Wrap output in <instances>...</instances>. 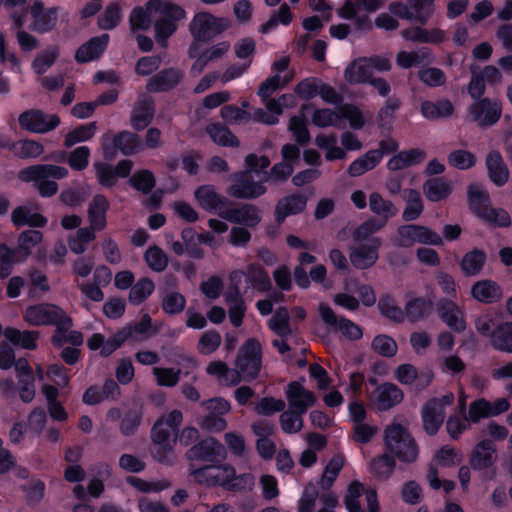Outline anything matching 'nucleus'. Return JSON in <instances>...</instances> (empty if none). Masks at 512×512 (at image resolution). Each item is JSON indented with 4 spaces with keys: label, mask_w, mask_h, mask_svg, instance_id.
I'll list each match as a JSON object with an SVG mask.
<instances>
[{
    "label": "nucleus",
    "mask_w": 512,
    "mask_h": 512,
    "mask_svg": "<svg viewBox=\"0 0 512 512\" xmlns=\"http://www.w3.org/2000/svg\"><path fill=\"white\" fill-rule=\"evenodd\" d=\"M229 24L226 18L199 12L190 22L189 31L196 41L206 42L228 29Z\"/></svg>",
    "instance_id": "1a4fd4ad"
},
{
    "label": "nucleus",
    "mask_w": 512,
    "mask_h": 512,
    "mask_svg": "<svg viewBox=\"0 0 512 512\" xmlns=\"http://www.w3.org/2000/svg\"><path fill=\"white\" fill-rule=\"evenodd\" d=\"M312 122L318 127L333 126L340 129L345 128V123L340 121L339 111L335 112L329 108L317 109L313 113Z\"/></svg>",
    "instance_id": "052dcab7"
},
{
    "label": "nucleus",
    "mask_w": 512,
    "mask_h": 512,
    "mask_svg": "<svg viewBox=\"0 0 512 512\" xmlns=\"http://www.w3.org/2000/svg\"><path fill=\"white\" fill-rule=\"evenodd\" d=\"M174 434V431L166 427L164 417L159 418L153 425L151 440L154 450L152 453L159 462H165L167 455L172 452L175 443Z\"/></svg>",
    "instance_id": "a211bd4d"
},
{
    "label": "nucleus",
    "mask_w": 512,
    "mask_h": 512,
    "mask_svg": "<svg viewBox=\"0 0 512 512\" xmlns=\"http://www.w3.org/2000/svg\"><path fill=\"white\" fill-rule=\"evenodd\" d=\"M318 311L324 323L331 328L341 331L343 335L352 340L362 337V330L357 324L344 317H338L329 305L320 303Z\"/></svg>",
    "instance_id": "6ab92c4d"
},
{
    "label": "nucleus",
    "mask_w": 512,
    "mask_h": 512,
    "mask_svg": "<svg viewBox=\"0 0 512 512\" xmlns=\"http://www.w3.org/2000/svg\"><path fill=\"white\" fill-rule=\"evenodd\" d=\"M113 145L125 156L137 154L144 149L139 135L129 131L117 133L113 138Z\"/></svg>",
    "instance_id": "e433bc0d"
},
{
    "label": "nucleus",
    "mask_w": 512,
    "mask_h": 512,
    "mask_svg": "<svg viewBox=\"0 0 512 512\" xmlns=\"http://www.w3.org/2000/svg\"><path fill=\"white\" fill-rule=\"evenodd\" d=\"M252 171H239L233 174L232 184L227 188V194L236 199H256L267 192V178L255 179Z\"/></svg>",
    "instance_id": "0eeeda50"
},
{
    "label": "nucleus",
    "mask_w": 512,
    "mask_h": 512,
    "mask_svg": "<svg viewBox=\"0 0 512 512\" xmlns=\"http://www.w3.org/2000/svg\"><path fill=\"white\" fill-rule=\"evenodd\" d=\"M33 23L30 28L38 33H45L52 30L57 23V9H44V5L40 1H35L30 8Z\"/></svg>",
    "instance_id": "cd10ccee"
},
{
    "label": "nucleus",
    "mask_w": 512,
    "mask_h": 512,
    "mask_svg": "<svg viewBox=\"0 0 512 512\" xmlns=\"http://www.w3.org/2000/svg\"><path fill=\"white\" fill-rule=\"evenodd\" d=\"M11 221L16 227H44L47 224V219L43 215L32 212L28 206L16 207L11 213Z\"/></svg>",
    "instance_id": "a19ab883"
},
{
    "label": "nucleus",
    "mask_w": 512,
    "mask_h": 512,
    "mask_svg": "<svg viewBox=\"0 0 512 512\" xmlns=\"http://www.w3.org/2000/svg\"><path fill=\"white\" fill-rule=\"evenodd\" d=\"M122 13L117 3L109 4L98 18V26L103 30L114 29L121 21Z\"/></svg>",
    "instance_id": "774afa93"
},
{
    "label": "nucleus",
    "mask_w": 512,
    "mask_h": 512,
    "mask_svg": "<svg viewBox=\"0 0 512 512\" xmlns=\"http://www.w3.org/2000/svg\"><path fill=\"white\" fill-rule=\"evenodd\" d=\"M4 336L14 345H18L24 349L33 350L36 348V340L39 337L37 331H20L16 328H7L4 331Z\"/></svg>",
    "instance_id": "09e8293b"
},
{
    "label": "nucleus",
    "mask_w": 512,
    "mask_h": 512,
    "mask_svg": "<svg viewBox=\"0 0 512 512\" xmlns=\"http://www.w3.org/2000/svg\"><path fill=\"white\" fill-rule=\"evenodd\" d=\"M303 415L299 411L289 408L282 411L279 421L282 430L287 434H296L303 428Z\"/></svg>",
    "instance_id": "bf43d9fd"
},
{
    "label": "nucleus",
    "mask_w": 512,
    "mask_h": 512,
    "mask_svg": "<svg viewBox=\"0 0 512 512\" xmlns=\"http://www.w3.org/2000/svg\"><path fill=\"white\" fill-rule=\"evenodd\" d=\"M404 398L403 391L395 384L386 382L373 392V402L381 411H386L399 404Z\"/></svg>",
    "instance_id": "b1692460"
},
{
    "label": "nucleus",
    "mask_w": 512,
    "mask_h": 512,
    "mask_svg": "<svg viewBox=\"0 0 512 512\" xmlns=\"http://www.w3.org/2000/svg\"><path fill=\"white\" fill-rule=\"evenodd\" d=\"M307 205V197L301 193H294L282 197L275 206V220L278 224L290 215L302 213Z\"/></svg>",
    "instance_id": "5701e85b"
},
{
    "label": "nucleus",
    "mask_w": 512,
    "mask_h": 512,
    "mask_svg": "<svg viewBox=\"0 0 512 512\" xmlns=\"http://www.w3.org/2000/svg\"><path fill=\"white\" fill-rule=\"evenodd\" d=\"M42 237V233L37 230H26L19 235L17 250L23 260L31 254L32 248L41 242Z\"/></svg>",
    "instance_id": "69168bd1"
},
{
    "label": "nucleus",
    "mask_w": 512,
    "mask_h": 512,
    "mask_svg": "<svg viewBox=\"0 0 512 512\" xmlns=\"http://www.w3.org/2000/svg\"><path fill=\"white\" fill-rule=\"evenodd\" d=\"M268 327L278 336L285 338L291 334L289 313L284 307L279 308L268 322Z\"/></svg>",
    "instance_id": "e2e57ef3"
},
{
    "label": "nucleus",
    "mask_w": 512,
    "mask_h": 512,
    "mask_svg": "<svg viewBox=\"0 0 512 512\" xmlns=\"http://www.w3.org/2000/svg\"><path fill=\"white\" fill-rule=\"evenodd\" d=\"M18 122L20 127L26 131L44 134L57 128L61 120L56 114H47L39 109H30L19 115Z\"/></svg>",
    "instance_id": "4468645a"
},
{
    "label": "nucleus",
    "mask_w": 512,
    "mask_h": 512,
    "mask_svg": "<svg viewBox=\"0 0 512 512\" xmlns=\"http://www.w3.org/2000/svg\"><path fill=\"white\" fill-rule=\"evenodd\" d=\"M189 474L201 485L220 486L227 489L230 480L234 477V467L230 464L205 465L189 468Z\"/></svg>",
    "instance_id": "9d476101"
},
{
    "label": "nucleus",
    "mask_w": 512,
    "mask_h": 512,
    "mask_svg": "<svg viewBox=\"0 0 512 512\" xmlns=\"http://www.w3.org/2000/svg\"><path fill=\"white\" fill-rule=\"evenodd\" d=\"M129 184L135 190L143 194H149L156 185V179L152 171L141 169L136 171L130 178Z\"/></svg>",
    "instance_id": "13d9d810"
},
{
    "label": "nucleus",
    "mask_w": 512,
    "mask_h": 512,
    "mask_svg": "<svg viewBox=\"0 0 512 512\" xmlns=\"http://www.w3.org/2000/svg\"><path fill=\"white\" fill-rule=\"evenodd\" d=\"M422 115L428 120H438L450 117L454 112L451 101L441 99L439 101H423L420 105Z\"/></svg>",
    "instance_id": "4c0bfd02"
},
{
    "label": "nucleus",
    "mask_w": 512,
    "mask_h": 512,
    "mask_svg": "<svg viewBox=\"0 0 512 512\" xmlns=\"http://www.w3.org/2000/svg\"><path fill=\"white\" fill-rule=\"evenodd\" d=\"M285 394L289 408L300 413L305 414L317 402L316 395L297 381L288 384Z\"/></svg>",
    "instance_id": "412c9836"
},
{
    "label": "nucleus",
    "mask_w": 512,
    "mask_h": 512,
    "mask_svg": "<svg viewBox=\"0 0 512 512\" xmlns=\"http://www.w3.org/2000/svg\"><path fill=\"white\" fill-rule=\"evenodd\" d=\"M431 307V302L425 298H414L406 303L404 314L409 321L417 322L429 315Z\"/></svg>",
    "instance_id": "5fc2aeb1"
},
{
    "label": "nucleus",
    "mask_w": 512,
    "mask_h": 512,
    "mask_svg": "<svg viewBox=\"0 0 512 512\" xmlns=\"http://www.w3.org/2000/svg\"><path fill=\"white\" fill-rule=\"evenodd\" d=\"M262 345L256 338H248L239 348L235 358V371L242 380L252 381L262 368Z\"/></svg>",
    "instance_id": "423d86ee"
},
{
    "label": "nucleus",
    "mask_w": 512,
    "mask_h": 512,
    "mask_svg": "<svg viewBox=\"0 0 512 512\" xmlns=\"http://www.w3.org/2000/svg\"><path fill=\"white\" fill-rule=\"evenodd\" d=\"M497 449L491 440L480 441L472 450L469 464L472 469L482 471L491 468L497 461Z\"/></svg>",
    "instance_id": "4be33fe9"
},
{
    "label": "nucleus",
    "mask_w": 512,
    "mask_h": 512,
    "mask_svg": "<svg viewBox=\"0 0 512 512\" xmlns=\"http://www.w3.org/2000/svg\"><path fill=\"white\" fill-rule=\"evenodd\" d=\"M109 208L110 203L104 195H95L87 208L89 227L96 231L104 230L107 226V212Z\"/></svg>",
    "instance_id": "a878e982"
},
{
    "label": "nucleus",
    "mask_w": 512,
    "mask_h": 512,
    "mask_svg": "<svg viewBox=\"0 0 512 512\" xmlns=\"http://www.w3.org/2000/svg\"><path fill=\"white\" fill-rule=\"evenodd\" d=\"M467 196L470 210L479 218L500 227L510 225V216L504 209L491 207L489 193L483 185L471 183L467 188Z\"/></svg>",
    "instance_id": "20e7f679"
},
{
    "label": "nucleus",
    "mask_w": 512,
    "mask_h": 512,
    "mask_svg": "<svg viewBox=\"0 0 512 512\" xmlns=\"http://www.w3.org/2000/svg\"><path fill=\"white\" fill-rule=\"evenodd\" d=\"M385 226V222L376 219H368L354 229L352 238L354 243H365L373 238L372 235Z\"/></svg>",
    "instance_id": "680f3d73"
},
{
    "label": "nucleus",
    "mask_w": 512,
    "mask_h": 512,
    "mask_svg": "<svg viewBox=\"0 0 512 512\" xmlns=\"http://www.w3.org/2000/svg\"><path fill=\"white\" fill-rule=\"evenodd\" d=\"M423 192L428 200L438 202L451 194V183L443 177L431 178L424 182Z\"/></svg>",
    "instance_id": "ea45409f"
},
{
    "label": "nucleus",
    "mask_w": 512,
    "mask_h": 512,
    "mask_svg": "<svg viewBox=\"0 0 512 512\" xmlns=\"http://www.w3.org/2000/svg\"><path fill=\"white\" fill-rule=\"evenodd\" d=\"M206 372L209 375L217 377L219 383L226 386H236L240 383L239 375L234 368L229 366L223 361H212L206 367Z\"/></svg>",
    "instance_id": "37998d69"
},
{
    "label": "nucleus",
    "mask_w": 512,
    "mask_h": 512,
    "mask_svg": "<svg viewBox=\"0 0 512 512\" xmlns=\"http://www.w3.org/2000/svg\"><path fill=\"white\" fill-rule=\"evenodd\" d=\"M492 346L502 352L512 353V322H505L492 333Z\"/></svg>",
    "instance_id": "3c124183"
},
{
    "label": "nucleus",
    "mask_w": 512,
    "mask_h": 512,
    "mask_svg": "<svg viewBox=\"0 0 512 512\" xmlns=\"http://www.w3.org/2000/svg\"><path fill=\"white\" fill-rule=\"evenodd\" d=\"M24 320L33 326L54 325L56 332H68L72 319L57 305L41 303L29 306L24 312Z\"/></svg>",
    "instance_id": "39448f33"
},
{
    "label": "nucleus",
    "mask_w": 512,
    "mask_h": 512,
    "mask_svg": "<svg viewBox=\"0 0 512 512\" xmlns=\"http://www.w3.org/2000/svg\"><path fill=\"white\" fill-rule=\"evenodd\" d=\"M485 164L488 177L496 186L501 187L509 180V170L498 150H492L486 155Z\"/></svg>",
    "instance_id": "c85d7f7f"
},
{
    "label": "nucleus",
    "mask_w": 512,
    "mask_h": 512,
    "mask_svg": "<svg viewBox=\"0 0 512 512\" xmlns=\"http://www.w3.org/2000/svg\"><path fill=\"white\" fill-rule=\"evenodd\" d=\"M219 217L245 227H256L262 219L260 209L249 203L240 204L235 207H227L219 211Z\"/></svg>",
    "instance_id": "f3484780"
},
{
    "label": "nucleus",
    "mask_w": 512,
    "mask_h": 512,
    "mask_svg": "<svg viewBox=\"0 0 512 512\" xmlns=\"http://www.w3.org/2000/svg\"><path fill=\"white\" fill-rule=\"evenodd\" d=\"M395 465V458L387 452L373 458L370 461L369 468L376 478L386 480L392 475Z\"/></svg>",
    "instance_id": "de8ad7c7"
},
{
    "label": "nucleus",
    "mask_w": 512,
    "mask_h": 512,
    "mask_svg": "<svg viewBox=\"0 0 512 512\" xmlns=\"http://www.w3.org/2000/svg\"><path fill=\"white\" fill-rule=\"evenodd\" d=\"M421 416L423 428L429 435H435L445 419V411H442L436 401H427L422 409Z\"/></svg>",
    "instance_id": "473e14b6"
},
{
    "label": "nucleus",
    "mask_w": 512,
    "mask_h": 512,
    "mask_svg": "<svg viewBox=\"0 0 512 512\" xmlns=\"http://www.w3.org/2000/svg\"><path fill=\"white\" fill-rule=\"evenodd\" d=\"M227 456L225 446L214 437H207L192 445L185 453L189 467L196 463H220Z\"/></svg>",
    "instance_id": "6e6552de"
},
{
    "label": "nucleus",
    "mask_w": 512,
    "mask_h": 512,
    "mask_svg": "<svg viewBox=\"0 0 512 512\" xmlns=\"http://www.w3.org/2000/svg\"><path fill=\"white\" fill-rule=\"evenodd\" d=\"M469 114L480 128L495 125L502 116V103L500 100L482 98L470 105Z\"/></svg>",
    "instance_id": "2eb2a0df"
},
{
    "label": "nucleus",
    "mask_w": 512,
    "mask_h": 512,
    "mask_svg": "<svg viewBox=\"0 0 512 512\" xmlns=\"http://www.w3.org/2000/svg\"><path fill=\"white\" fill-rule=\"evenodd\" d=\"M206 132L211 139L220 146L237 147L239 141L237 137L226 127L212 123L206 127Z\"/></svg>",
    "instance_id": "6e6d98bb"
},
{
    "label": "nucleus",
    "mask_w": 512,
    "mask_h": 512,
    "mask_svg": "<svg viewBox=\"0 0 512 512\" xmlns=\"http://www.w3.org/2000/svg\"><path fill=\"white\" fill-rule=\"evenodd\" d=\"M436 312L439 318L453 331L460 333L466 329L464 312L452 299H440L436 304Z\"/></svg>",
    "instance_id": "aec40b11"
},
{
    "label": "nucleus",
    "mask_w": 512,
    "mask_h": 512,
    "mask_svg": "<svg viewBox=\"0 0 512 512\" xmlns=\"http://www.w3.org/2000/svg\"><path fill=\"white\" fill-rule=\"evenodd\" d=\"M68 173V169L63 166L35 164L21 169L18 179L26 183L34 182L42 197H51L58 191L55 180L67 177Z\"/></svg>",
    "instance_id": "f257e3e1"
},
{
    "label": "nucleus",
    "mask_w": 512,
    "mask_h": 512,
    "mask_svg": "<svg viewBox=\"0 0 512 512\" xmlns=\"http://www.w3.org/2000/svg\"><path fill=\"white\" fill-rule=\"evenodd\" d=\"M402 198L406 202L402 219L406 222L418 219L424 210L420 193L412 188L404 189L402 191Z\"/></svg>",
    "instance_id": "58836bf2"
},
{
    "label": "nucleus",
    "mask_w": 512,
    "mask_h": 512,
    "mask_svg": "<svg viewBox=\"0 0 512 512\" xmlns=\"http://www.w3.org/2000/svg\"><path fill=\"white\" fill-rule=\"evenodd\" d=\"M447 160L450 166L459 170H468L476 164L475 155L472 152L463 149L450 152Z\"/></svg>",
    "instance_id": "338daca9"
},
{
    "label": "nucleus",
    "mask_w": 512,
    "mask_h": 512,
    "mask_svg": "<svg viewBox=\"0 0 512 512\" xmlns=\"http://www.w3.org/2000/svg\"><path fill=\"white\" fill-rule=\"evenodd\" d=\"M472 297L478 302L492 304L500 301L503 296L501 287L493 280L477 281L471 288Z\"/></svg>",
    "instance_id": "2f4dec72"
},
{
    "label": "nucleus",
    "mask_w": 512,
    "mask_h": 512,
    "mask_svg": "<svg viewBox=\"0 0 512 512\" xmlns=\"http://www.w3.org/2000/svg\"><path fill=\"white\" fill-rule=\"evenodd\" d=\"M155 285L149 278H141L134 284L129 292V301L134 305H139L145 301L154 291Z\"/></svg>",
    "instance_id": "0e129e2a"
},
{
    "label": "nucleus",
    "mask_w": 512,
    "mask_h": 512,
    "mask_svg": "<svg viewBox=\"0 0 512 512\" xmlns=\"http://www.w3.org/2000/svg\"><path fill=\"white\" fill-rule=\"evenodd\" d=\"M246 278L259 291L266 292L272 287L268 273L259 264H250L247 267Z\"/></svg>",
    "instance_id": "4d7b16f0"
},
{
    "label": "nucleus",
    "mask_w": 512,
    "mask_h": 512,
    "mask_svg": "<svg viewBox=\"0 0 512 512\" xmlns=\"http://www.w3.org/2000/svg\"><path fill=\"white\" fill-rule=\"evenodd\" d=\"M195 199L199 206L208 212H217L225 209L228 203L227 198L217 193L213 185H202L194 192Z\"/></svg>",
    "instance_id": "bb28decb"
},
{
    "label": "nucleus",
    "mask_w": 512,
    "mask_h": 512,
    "mask_svg": "<svg viewBox=\"0 0 512 512\" xmlns=\"http://www.w3.org/2000/svg\"><path fill=\"white\" fill-rule=\"evenodd\" d=\"M155 15H157L156 10H150L148 8V2L144 7H135L129 16L131 31L148 30L152 24V17Z\"/></svg>",
    "instance_id": "8fccbe9b"
},
{
    "label": "nucleus",
    "mask_w": 512,
    "mask_h": 512,
    "mask_svg": "<svg viewBox=\"0 0 512 512\" xmlns=\"http://www.w3.org/2000/svg\"><path fill=\"white\" fill-rule=\"evenodd\" d=\"M207 414L200 420L199 425L208 432H221L226 429L227 421L223 418L230 411V403L223 398H214L202 402Z\"/></svg>",
    "instance_id": "ddd939ff"
},
{
    "label": "nucleus",
    "mask_w": 512,
    "mask_h": 512,
    "mask_svg": "<svg viewBox=\"0 0 512 512\" xmlns=\"http://www.w3.org/2000/svg\"><path fill=\"white\" fill-rule=\"evenodd\" d=\"M148 8L156 10L158 19L154 23L155 39L162 46L167 47L168 38L177 30V22L186 17L182 7L177 4L161 1L149 0Z\"/></svg>",
    "instance_id": "7ed1b4c3"
},
{
    "label": "nucleus",
    "mask_w": 512,
    "mask_h": 512,
    "mask_svg": "<svg viewBox=\"0 0 512 512\" xmlns=\"http://www.w3.org/2000/svg\"><path fill=\"white\" fill-rule=\"evenodd\" d=\"M486 259V253L481 249L475 248L468 251L464 254L460 262L462 273L468 277L478 275L482 271L486 263Z\"/></svg>",
    "instance_id": "79ce46f5"
},
{
    "label": "nucleus",
    "mask_w": 512,
    "mask_h": 512,
    "mask_svg": "<svg viewBox=\"0 0 512 512\" xmlns=\"http://www.w3.org/2000/svg\"><path fill=\"white\" fill-rule=\"evenodd\" d=\"M183 76V72L177 68L161 70L148 80L146 89L149 92L170 91L180 83Z\"/></svg>",
    "instance_id": "393cba45"
},
{
    "label": "nucleus",
    "mask_w": 512,
    "mask_h": 512,
    "mask_svg": "<svg viewBox=\"0 0 512 512\" xmlns=\"http://www.w3.org/2000/svg\"><path fill=\"white\" fill-rule=\"evenodd\" d=\"M369 207L374 214L382 219L380 221L385 223L398 212L396 206L391 201L385 200L378 192L370 194Z\"/></svg>",
    "instance_id": "49530a36"
},
{
    "label": "nucleus",
    "mask_w": 512,
    "mask_h": 512,
    "mask_svg": "<svg viewBox=\"0 0 512 512\" xmlns=\"http://www.w3.org/2000/svg\"><path fill=\"white\" fill-rule=\"evenodd\" d=\"M372 77L373 74L364 57L353 60L344 70V79L351 85L367 84Z\"/></svg>",
    "instance_id": "f704fd0d"
},
{
    "label": "nucleus",
    "mask_w": 512,
    "mask_h": 512,
    "mask_svg": "<svg viewBox=\"0 0 512 512\" xmlns=\"http://www.w3.org/2000/svg\"><path fill=\"white\" fill-rule=\"evenodd\" d=\"M426 158V152L419 148L404 150L394 155L387 163L390 171H399L420 164Z\"/></svg>",
    "instance_id": "72a5a7b5"
},
{
    "label": "nucleus",
    "mask_w": 512,
    "mask_h": 512,
    "mask_svg": "<svg viewBox=\"0 0 512 512\" xmlns=\"http://www.w3.org/2000/svg\"><path fill=\"white\" fill-rule=\"evenodd\" d=\"M401 35L406 41L418 43H439L444 39L442 30L438 28L427 30L418 26L402 30Z\"/></svg>",
    "instance_id": "c9c22d12"
},
{
    "label": "nucleus",
    "mask_w": 512,
    "mask_h": 512,
    "mask_svg": "<svg viewBox=\"0 0 512 512\" xmlns=\"http://www.w3.org/2000/svg\"><path fill=\"white\" fill-rule=\"evenodd\" d=\"M380 163V154L369 150L363 156L354 160L348 167L347 173L351 177H358L372 170Z\"/></svg>",
    "instance_id": "a18cd8bd"
},
{
    "label": "nucleus",
    "mask_w": 512,
    "mask_h": 512,
    "mask_svg": "<svg viewBox=\"0 0 512 512\" xmlns=\"http://www.w3.org/2000/svg\"><path fill=\"white\" fill-rule=\"evenodd\" d=\"M386 451L400 462L413 463L418 459L419 446L408 429L399 423L388 425L384 431Z\"/></svg>",
    "instance_id": "f03ea898"
},
{
    "label": "nucleus",
    "mask_w": 512,
    "mask_h": 512,
    "mask_svg": "<svg viewBox=\"0 0 512 512\" xmlns=\"http://www.w3.org/2000/svg\"><path fill=\"white\" fill-rule=\"evenodd\" d=\"M109 42V35L102 34L91 38L81 45L75 54V59L79 63H86L98 59L105 51Z\"/></svg>",
    "instance_id": "7c9ffc66"
},
{
    "label": "nucleus",
    "mask_w": 512,
    "mask_h": 512,
    "mask_svg": "<svg viewBox=\"0 0 512 512\" xmlns=\"http://www.w3.org/2000/svg\"><path fill=\"white\" fill-rule=\"evenodd\" d=\"M394 243L400 247H411L415 243L440 246L443 244V239L426 226L406 224L398 228Z\"/></svg>",
    "instance_id": "9b49d317"
},
{
    "label": "nucleus",
    "mask_w": 512,
    "mask_h": 512,
    "mask_svg": "<svg viewBox=\"0 0 512 512\" xmlns=\"http://www.w3.org/2000/svg\"><path fill=\"white\" fill-rule=\"evenodd\" d=\"M380 238H371L365 243H354L349 249V259L356 269L372 267L379 258Z\"/></svg>",
    "instance_id": "dca6fc26"
},
{
    "label": "nucleus",
    "mask_w": 512,
    "mask_h": 512,
    "mask_svg": "<svg viewBox=\"0 0 512 512\" xmlns=\"http://www.w3.org/2000/svg\"><path fill=\"white\" fill-rule=\"evenodd\" d=\"M154 112L153 100L146 96L140 97L131 112V126L137 131L143 130L152 122Z\"/></svg>",
    "instance_id": "c756f323"
},
{
    "label": "nucleus",
    "mask_w": 512,
    "mask_h": 512,
    "mask_svg": "<svg viewBox=\"0 0 512 512\" xmlns=\"http://www.w3.org/2000/svg\"><path fill=\"white\" fill-rule=\"evenodd\" d=\"M5 149L12 151L14 156L21 159L37 158L44 152V147L40 142L29 139L8 141V147Z\"/></svg>",
    "instance_id": "c03bdc74"
},
{
    "label": "nucleus",
    "mask_w": 512,
    "mask_h": 512,
    "mask_svg": "<svg viewBox=\"0 0 512 512\" xmlns=\"http://www.w3.org/2000/svg\"><path fill=\"white\" fill-rule=\"evenodd\" d=\"M96 130V122L81 124L65 135L63 145L70 148L77 143L88 141L94 137Z\"/></svg>",
    "instance_id": "603ef678"
},
{
    "label": "nucleus",
    "mask_w": 512,
    "mask_h": 512,
    "mask_svg": "<svg viewBox=\"0 0 512 512\" xmlns=\"http://www.w3.org/2000/svg\"><path fill=\"white\" fill-rule=\"evenodd\" d=\"M96 239V230L87 227L79 228L73 237L68 239L69 249L75 254H82L86 251L89 243Z\"/></svg>",
    "instance_id": "864d4df0"
},
{
    "label": "nucleus",
    "mask_w": 512,
    "mask_h": 512,
    "mask_svg": "<svg viewBox=\"0 0 512 512\" xmlns=\"http://www.w3.org/2000/svg\"><path fill=\"white\" fill-rule=\"evenodd\" d=\"M435 0H407V3L392 2L391 14L405 20L426 24L434 12Z\"/></svg>",
    "instance_id": "f8f14e48"
}]
</instances>
